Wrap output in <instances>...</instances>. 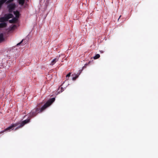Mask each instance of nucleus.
<instances>
[{
  "instance_id": "nucleus-19",
  "label": "nucleus",
  "mask_w": 158,
  "mask_h": 158,
  "mask_svg": "<svg viewBox=\"0 0 158 158\" xmlns=\"http://www.w3.org/2000/svg\"><path fill=\"white\" fill-rule=\"evenodd\" d=\"M16 27V25H14L12 26V29H14Z\"/></svg>"
},
{
  "instance_id": "nucleus-5",
  "label": "nucleus",
  "mask_w": 158,
  "mask_h": 158,
  "mask_svg": "<svg viewBox=\"0 0 158 158\" xmlns=\"http://www.w3.org/2000/svg\"><path fill=\"white\" fill-rule=\"evenodd\" d=\"M18 20V19L14 17L12 19L9 20V22L11 23H15Z\"/></svg>"
},
{
  "instance_id": "nucleus-4",
  "label": "nucleus",
  "mask_w": 158,
  "mask_h": 158,
  "mask_svg": "<svg viewBox=\"0 0 158 158\" xmlns=\"http://www.w3.org/2000/svg\"><path fill=\"white\" fill-rule=\"evenodd\" d=\"M6 19V21H8V20L10 18H12L13 15L12 14H5L4 15Z\"/></svg>"
},
{
  "instance_id": "nucleus-18",
  "label": "nucleus",
  "mask_w": 158,
  "mask_h": 158,
  "mask_svg": "<svg viewBox=\"0 0 158 158\" xmlns=\"http://www.w3.org/2000/svg\"><path fill=\"white\" fill-rule=\"evenodd\" d=\"M71 74V73H69L68 74H67V75L66 76V77H69L70 76Z\"/></svg>"
},
{
  "instance_id": "nucleus-14",
  "label": "nucleus",
  "mask_w": 158,
  "mask_h": 158,
  "mask_svg": "<svg viewBox=\"0 0 158 158\" xmlns=\"http://www.w3.org/2000/svg\"><path fill=\"white\" fill-rule=\"evenodd\" d=\"M100 57V55L99 54H97L94 57V59H96L99 58Z\"/></svg>"
},
{
  "instance_id": "nucleus-13",
  "label": "nucleus",
  "mask_w": 158,
  "mask_h": 158,
  "mask_svg": "<svg viewBox=\"0 0 158 158\" xmlns=\"http://www.w3.org/2000/svg\"><path fill=\"white\" fill-rule=\"evenodd\" d=\"M58 93H60L62 92H63L64 90V89L62 87H59L58 89Z\"/></svg>"
},
{
  "instance_id": "nucleus-20",
  "label": "nucleus",
  "mask_w": 158,
  "mask_h": 158,
  "mask_svg": "<svg viewBox=\"0 0 158 158\" xmlns=\"http://www.w3.org/2000/svg\"><path fill=\"white\" fill-rule=\"evenodd\" d=\"M121 15H120V16H119V18H118V20H119V19L120 18H121Z\"/></svg>"
},
{
  "instance_id": "nucleus-11",
  "label": "nucleus",
  "mask_w": 158,
  "mask_h": 158,
  "mask_svg": "<svg viewBox=\"0 0 158 158\" xmlns=\"http://www.w3.org/2000/svg\"><path fill=\"white\" fill-rule=\"evenodd\" d=\"M7 1V0H1L0 1V8L1 7L2 5Z\"/></svg>"
},
{
  "instance_id": "nucleus-3",
  "label": "nucleus",
  "mask_w": 158,
  "mask_h": 158,
  "mask_svg": "<svg viewBox=\"0 0 158 158\" xmlns=\"http://www.w3.org/2000/svg\"><path fill=\"white\" fill-rule=\"evenodd\" d=\"M15 3H12L9 5L8 6V7L9 9V12L10 13H11L15 8Z\"/></svg>"
},
{
  "instance_id": "nucleus-8",
  "label": "nucleus",
  "mask_w": 158,
  "mask_h": 158,
  "mask_svg": "<svg viewBox=\"0 0 158 158\" xmlns=\"http://www.w3.org/2000/svg\"><path fill=\"white\" fill-rule=\"evenodd\" d=\"M4 40L3 34L2 33L0 34V43L4 41Z\"/></svg>"
},
{
  "instance_id": "nucleus-6",
  "label": "nucleus",
  "mask_w": 158,
  "mask_h": 158,
  "mask_svg": "<svg viewBox=\"0 0 158 158\" xmlns=\"http://www.w3.org/2000/svg\"><path fill=\"white\" fill-rule=\"evenodd\" d=\"M14 14L15 15V17L16 18H18L19 17V12L17 10L16 11H14L13 12Z\"/></svg>"
},
{
  "instance_id": "nucleus-7",
  "label": "nucleus",
  "mask_w": 158,
  "mask_h": 158,
  "mask_svg": "<svg viewBox=\"0 0 158 158\" xmlns=\"http://www.w3.org/2000/svg\"><path fill=\"white\" fill-rule=\"evenodd\" d=\"M58 60V59L57 58H55L52 61L50 65H53Z\"/></svg>"
},
{
  "instance_id": "nucleus-15",
  "label": "nucleus",
  "mask_w": 158,
  "mask_h": 158,
  "mask_svg": "<svg viewBox=\"0 0 158 158\" xmlns=\"http://www.w3.org/2000/svg\"><path fill=\"white\" fill-rule=\"evenodd\" d=\"M81 72H80V73L78 75H76L75 77H73L72 79L74 81L78 77L79 75L80 74V73H81Z\"/></svg>"
},
{
  "instance_id": "nucleus-9",
  "label": "nucleus",
  "mask_w": 158,
  "mask_h": 158,
  "mask_svg": "<svg viewBox=\"0 0 158 158\" xmlns=\"http://www.w3.org/2000/svg\"><path fill=\"white\" fill-rule=\"evenodd\" d=\"M25 0H18L19 4L22 6L23 5L25 2Z\"/></svg>"
},
{
  "instance_id": "nucleus-2",
  "label": "nucleus",
  "mask_w": 158,
  "mask_h": 158,
  "mask_svg": "<svg viewBox=\"0 0 158 158\" xmlns=\"http://www.w3.org/2000/svg\"><path fill=\"white\" fill-rule=\"evenodd\" d=\"M18 125L17 124H13L12 125L5 129L4 130L0 132V134L3 133L4 132L13 129V128L16 127Z\"/></svg>"
},
{
  "instance_id": "nucleus-10",
  "label": "nucleus",
  "mask_w": 158,
  "mask_h": 158,
  "mask_svg": "<svg viewBox=\"0 0 158 158\" xmlns=\"http://www.w3.org/2000/svg\"><path fill=\"white\" fill-rule=\"evenodd\" d=\"M6 19L5 16L4 17L1 18H0V22H4L5 21H6Z\"/></svg>"
},
{
  "instance_id": "nucleus-17",
  "label": "nucleus",
  "mask_w": 158,
  "mask_h": 158,
  "mask_svg": "<svg viewBox=\"0 0 158 158\" xmlns=\"http://www.w3.org/2000/svg\"><path fill=\"white\" fill-rule=\"evenodd\" d=\"M23 41V40L17 44V45L18 46L20 45Z\"/></svg>"
},
{
  "instance_id": "nucleus-16",
  "label": "nucleus",
  "mask_w": 158,
  "mask_h": 158,
  "mask_svg": "<svg viewBox=\"0 0 158 158\" xmlns=\"http://www.w3.org/2000/svg\"><path fill=\"white\" fill-rule=\"evenodd\" d=\"M14 0H8V1H7V3H10L11 2H12Z\"/></svg>"
},
{
  "instance_id": "nucleus-12",
  "label": "nucleus",
  "mask_w": 158,
  "mask_h": 158,
  "mask_svg": "<svg viewBox=\"0 0 158 158\" xmlns=\"http://www.w3.org/2000/svg\"><path fill=\"white\" fill-rule=\"evenodd\" d=\"M6 24L5 23H0V27L2 28L5 27L6 26Z\"/></svg>"
},
{
  "instance_id": "nucleus-1",
  "label": "nucleus",
  "mask_w": 158,
  "mask_h": 158,
  "mask_svg": "<svg viewBox=\"0 0 158 158\" xmlns=\"http://www.w3.org/2000/svg\"><path fill=\"white\" fill-rule=\"evenodd\" d=\"M55 100V98H53L48 100L43 106L40 109V106L38 105V107H36L32 110L31 112L28 114V118L22 122H19L15 124H17L18 125L15 128V131H16L23 127L25 124L30 122L31 118L35 116L39 113H41L44 111L46 108L50 106Z\"/></svg>"
}]
</instances>
